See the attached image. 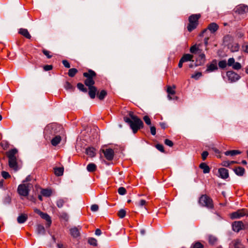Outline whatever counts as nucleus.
I'll return each instance as SVG.
<instances>
[{
    "label": "nucleus",
    "instance_id": "de8ad7c7",
    "mask_svg": "<svg viewBox=\"0 0 248 248\" xmlns=\"http://www.w3.org/2000/svg\"><path fill=\"white\" fill-rule=\"evenodd\" d=\"M118 193L121 195H124L126 194V190L124 187H120L118 190Z\"/></svg>",
    "mask_w": 248,
    "mask_h": 248
},
{
    "label": "nucleus",
    "instance_id": "7ed1b4c3",
    "mask_svg": "<svg viewBox=\"0 0 248 248\" xmlns=\"http://www.w3.org/2000/svg\"><path fill=\"white\" fill-rule=\"evenodd\" d=\"M201 17L200 14H192L188 17L189 23L187 26L188 31L191 32L195 29L199 25V19Z\"/></svg>",
    "mask_w": 248,
    "mask_h": 248
},
{
    "label": "nucleus",
    "instance_id": "4be33fe9",
    "mask_svg": "<svg viewBox=\"0 0 248 248\" xmlns=\"http://www.w3.org/2000/svg\"><path fill=\"white\" fill-rule=\"evenodd\" d=\"M19 33L24 36L27 39H31V35L28 31L26 29H20L19 31Z\"/></svg>",
    "mask_w": 248,
    "mask_h": 248
},
{
    "label": "nucleus",
    "instance_id": "412c9836",
    "mask_svg": "<svg viewBox=\"0 0 248 248\" xmlns=\"http://www.w3.org/2000/svg\"><path fill=\"white\" fill-rule=\"evenodd\" d=\"M68 201V199L64 198H61L58 199L56 202V204L58 208H62L63 204L65 203H66Z\"/></svg>",
    "mask_w": 248,
    "mask_h": 248
},
{
    "label": "nucleus",
    "instance_id": "a878e982",
    "mask_svg": "<svg viewBox=\"0 0 248 248\" xmlns=\"http://www.w3.org/2000/svg\"><path fill=\"white\" fill-rule=\"evenodd\" d=\"M40 217L46 220L48 226H50L51 223V219L50 217L46 213H42Z\"/></svg>",
    "mask_w": 248,
    "mask_h": 248
},
{
    "label": "nucleus",
    "instance_id": "c85d7f7f",
    "mask_svg": "<svg viewBox=\"0 0 248 248\" xmlns=\"http://www.w3.org/2000/svg\"><path fill=\"white\" fill-rule=\"evenodd\" d=\"M36 231L38 234H45L46 230L44 227L42 225H38L36 228Z\"/></svg>",
    "mask_w": 248,
    "mask_h": 248
},
{
    "label": "nucleus",
    "instance_id": "6e6d98bb",
    "mask_svg": "<svg viewBox=\"0 0 248 248\" xmlns=\"http://www.w3.org/2000/svg\"><path fill=\"white\" fill-rule=\"evenodd\" d=\"M43 53L48 59H50L52 57V55H50V52L48 50L44 49L43 50Z\"/></svg>",
    "mask_w": 248,
    "mask_h": 248
},
{
    "label": "nucleus",
    "instance_id": "ea45409f",
    "mask_svg": "<svg viewBox=\"0 0 248 248\" xmlns=\"http://www.w3.org/2000/svg\"><path fill=\"white\" fill-rule=\"evenodd\" d=\"M78 88L81 91L86 93L87 92V89L84 87V85L81 83H78L77 84Z\"/></svg>",
    "mask_w": 248,
    "mask_h": 248
},
{
    "label": "nucleus",
    "instance_id": "2eb2a0df",
    "mask_svg": "<svg viewBox=\"0 0 248 248\" xmlns=\"http://www.w3.org/2000/svg\"><path fill=\"white\" fill-rule=\"evenodd\" d=\"M219 177L222 179H225L229 177L228 170L225 168H222L218 169Z\"/></svg>",
    "mask_w": 248,
    "mask_h": 248
},
{
    "label": "nucleus",
    "instance_id": "f8f14e48",
    "mask_svg": "<svg viewBox=\"0 0 248 248\" xmlns=\"http://www.w3.org/2000/svg\"><path fill=\"white\" fill-rule=\"evenodd\" d=\"M248 12V6L244 5H240L235 8V12L238 14L242 15Z\"/></svg>",
    "mask_w": 248,
    "mask_h": 248
},
{
    "label": "nucleus",
    "instance_id": "a18cd8bd",
    "mask_svg": "<svg viewBox=\"0 0 248 248\" xmlns=\"http://www.w3.org/2000/svg\"><path fill=\"white\" fill-rule=\"evenodd\" d=\"M88 243L93 246H96L97 245V240L94 238H90L88 239Z\"/></svg>",
    "mask_w": 248,
    "mask_h": 248
},
{
    "label": "nucleus",
    "instance_id": "f257e3e1",
    "mask_svg": "<svg viewBox=\"0 0 248 248\" xmlns=\"http://www.w3.org/2000/svg\"><path fill=\"white\" fill-rule=\"evenodd\" d=\"M83 75L86 78L84 83L89 88V95L92 99H93L95 97L97 92V88L93 86L95 82L93 79L96 76V73L94 71L89 70L88 72H85Z\"/></svg>",
    "mask_w": 248,
    "mask_h": 248
},
{
    "label": "nucleus",
    "instance_id": "79ce46f5",
    "mask_svg": "<svg viewBox=\"0 0 248 248\" xmlns=\"http://www.w3.org/2000/svg\"><path fill=\"white\" fill-rule=\"evenodd\" d=\"M227 63L226 61H220L218 62V66L220 68L224 69L227 66Z\"/></svg>",
    "mask_w": 248,
    "mask_h": 248
},
{
    "label": "nucleus",
    "instance_id": "1a4fd4ad",
    "mask_svg": "<svg viewBox=\"0 0 248 248\" xmlns=\"http://www.w3.org/2000/svg\"><path fill=\"white\" fill-rule=\"evenodd\" d=\"M104 154L105 158L108 161L112 160L114 157V151L110 148L106 149H101V150Z\"/></svg>",
    "mask_w": 248,
    "mask_h": 248
},
{
    "label": "nucleus",
    "instance_id": "f3484780",
    "mask_svg": "<svg viewBox=\"0 0 248 248\" xmlns=\"http://www.w3.org/2000/svg\"><path fill=\"white\" fill-rule=\"evenodd\" d=\"M28 219V215L26 214H20L17 218V222L19 224L24 223Z\"/></svg>",
    "mask_w": 248,
    "mask_h": 248
},
{
    "label": "nucleus",
    "instance_id": "4c0bfd02",
    "mask_svg": "<svg viewBox=\"0 0 248 248\" xmlns=\"http://www.w3.org/2000/svg\"><path fill=\"white\" fill-rule=\"evenodd\" d=\"M41 194L46 197H49L51 194V191L47 189H43L41 191Z\"/></svg>",
    "mask_w": 248,
    "mask_h": 248
},
{
    "label": "nucleus",
    "instance_id": "aec40b11",
    "mask_svg": "<svg viewBox=\"0 0 248 248\" xmlns=\"http://www.w3.org/2000/svg\"><path fill=\"white\" fill-rule=\"evenodd\" d=\"M175 88V86H173V87L170 86H168L167 87V92L168 94V97L170 100L172 99V97L170 96V95H174L175 93V91L174 90Z\"/></svg>",
    "mask_w": 248,
    "mask_h": 248
},
{
    "label": "nucleus",
    "instance_id": "72a5a7b5",
    "mask_svg": "<svg viewBox=\"0 0 248 248\" xmlns=\"http://www.w3.org/2000/svg\"><path fill=\"white\" fill-rule=\"evenodd\" d=\"M54 173L58 176H62L63 173L62 168H57L54 169Z\"/></svg>",
    "mask_w": 248,
    "mask_h": 248
},
{
    "label": "nucleus",
    "instance_id": "0eeeda50",
    "mask_svg": "<svg viewBox=\"0 0 248 248\" xmlns=\"http://www.w3.org/2000/svg\"><path fill=\"white\" fill-rule=\"evenodd\" d=\"M245 216H248V213L247 210L245 209L238 210L236 212H234L230 214V217L233 219L236 218H239Z\"/></svg>",
    "mask_w": 248,
    "mask_h": 248
},
{
    "label": "nucleus",
    "instance_id": "ddd939ff",
    "mask_svg": "<svg viewBox=\"0 0 248 248\" xmlns=\"http://www.w3.org/2000/svg\"><path fill=\"white\" fill-rule=\"evenodd\" d=\"M8 159V163L10 168L13 169L15 171H17L18 170V167L16 161V158H12Z\"/></svg>",
    "mask_w": 248,
    "mask_h": 248
},
{
    "label": "nucleus",
    "instance_id": "e433bc0d",
    "mask_svg": "<svg viewBox=\"0 0 248 248\" xmlns=\"http://www.w3.org/2000/svg\"><path fill=\"white\" fill-rule=\"evenodd\" d=\"M64 88L66 90H69L70 91H73L75 88L73 86L71 85L70 83L69 82H66L64 84Z\"/></svg>",
    "mask_w": 248,
    "mask_h": 248
},
{
    "label": "nucleus",
    "instance_id": "864d4df0",
    "mask_svg": "<svg viewBox=\"0 0 248 248\" xmlns=\"http://www.w3.org/2000/svg\"><path fill=\"white\" fill-rule=\"evenodd\" d=\"M235 62V60L233 58H229L228 60L227 65L229 66H232V65Z\"/></svg>",
    "mask_w": 248,
    "mask_h": 248
},
{
    "label": "nucleus",
    "instance_id": "8fccbe9b",
    "mask_svg": "<svg viewBox=\"0 0 248 248\" xmlns=\"http://www.w3.org/2000/svg\"><path fill=\"white\" fill-rule=\"evenodd\" d=\"M202 76V74L201 72H197L194 75L191 76V78H194L196 80L198 79L200 77Z\"/></svg>",
    "mask_w": 248,
    "mask_h": 248
},
{
    "label": "nucleus",
    "instance_id": "69168bd1",
    "mask_svg": "<svg viewBox=\"0 0 248 248\" xmlns=\"http://www.w3.org/2000/svg\"><path fill=\"white\" fill-rule=\"evenodd\" d=\"M61 216L62 218H64V219H66V220L68 219V216L66 213H64V212L62 213Z\"/></svg>",
    "mask_w": 248,
    "mask_h": 248
},
{
    "label": "nucleus",
    "instance_id": "39448f33",
    "mask_svg": "<svg viewBox=\"0 0 248 248\" xmlns=\"http://www.w3.org/2000/svg\"><path fill=\"white\" fill-rule=\"evenodd\" d=\"M32 187V185L30 183L20 184L17 188L18 193L21 196L26 197Z\"/></svg>",
    "mask_w": 248,
    "mask_h": 248
},
{
    "label": "nucleus",
    "instance_id": "6ab92c4d",
    "mask_svg": "<svg viewBox=\"0 0 248 248\" xmlns=\"http://www.w3.org/2000/svg\"><path fill=\"white\" fill-rule=\"evenodd\" d=\"M201 45L199 44L198 45H195L192 46L190 48V51L191 53L193 54H198V53L200 51H202L201 49L200 48Z\"/></svg>",
    "mask_w": 248,
    "mask_h": 248
},
{
    "label": "nucleus",
    "instance_id": "603ef678",
    "mask_svg": "<svg viewBox=\"0 0 248 248\" xmlns=\"http://www.w3.org/2000/svg\"><path fill=\"white\" fill-rule=\"evenodd\" d=\"M1 175L3 177V178H4L5 179L11 177V176L9 174V173L8 172L5 171H2L1 172Z\"/></svg>",
    "mask_w": 248,
    "mask_h": 248
},
{
    "label": "nucleus",
    "instance_id": "3c124183",
    "mask_svg": "<svg viewBox=\"0 0 248 248\" xmlns=\"http://www.w3.org/2000/svg\"><path fill=\"white\" fill-rule=\"evenodd\" d=\"M143 120L144 121L145 123L147 125L151 124V121L150 118H149V117L148 116H144L143 117Z\"/></svg>",
    "mask_w": 248,
    "mask_h": 248
},
{
    "label": "nucleus",
    "instance_id": "423d86ee",
    "mask_svg": "<svg viewBox=\"0 0 248 248\" xmlns=\"http://www.w3.org/2000/svg\"><path fill=\"white\" fill-rule=\"evenodd\" d=\"M57 125L55 124H52L51 125H47L45 129L44 133L45 137L46 139L48 138H50L49 135H54L56 133V130L57 128Z\"/></svg>",
    "mask_w": 248,
    "mask_h": 248
},
{
    "label": "nucleus",
    "instance_id": "b1692460",
    "mask_svg": "<svg viewBox=\"0 0 248 248\" xmlns=\"http://www.w3.org/2000/svg\"><path fill=\"white\" fill-rule=\"evenodd\" d=\"M199 167L203 170V172L204 173H207L210 172V169L209 167L205 163H202Z\"/></svg>",
    "mask_w": 248,
    "mask_h": 248
},
{
    "label": "nucleus",
    "instance_id": "c756f323",
    "mask_svg": "<svg viewBox=\"0 0 248 248\" xmlns=\"http://www.w3.org/2000/svg\"><path fill=\"white\" fill-rule=\"evenodd\" d=\"M87 170L89 172H93L96 170V166L94 163H89L87 166Z\"/></svg>",
    "mask_w": 248,
    "mask_h": 248
},
{
    "label": "nucleus",
    "instance_id": "20e7f679",
    "mask_svg": "<svg viewBox=\"0 0 248 248\" xmlns=\"http://www.w3.org/2000/svg\"><path fill=\"white\" fill-rule=\"evenodd\" d=\"M199 203L203 207H206L208 209L214 208V204L212 199L207 195H202L199 198Z\"/></svg>",
    "mask_w": 248,
    "mask_h": 248
},
{
    "label": "nucleus",
    "instance_id": "f03ea898",
    "mask_svg": "<svg viewBox=\"0 0 248 248\" xmlns=\"http://www.w3.org/2000/svg\"><path fill=\"white\" fill-rule=\"evenodd\" d=\"M129 116L130 118L124 117V121L129 124L133 133H136L139 129L143 127V123L140 118L134 114L133 112L130 111Z\"/></svg>",
    "mask_w": 248,
    "mask_h": 248
},
{
    "label": "nucleus",
    "instance_id": "09e8293b",
    "mask_svg": "<svg viewBox=\"0 0 248 248\" xmlns=\"http://www.w3.org/2000/svg\"><path fill=\"white\" fill-rule=\"evenodd\" d=\"M193 248H203V246L199 242H197L193 244Z\"/></svg>",
    "mask_w": 248,
    "mask_h": 248
},
{
    "label": "nucleus",
    "instance_id": "a211bd4d",
    "mask_svg": "<svg viewBox=\"0 0 248 248\" xmlns=\"http://www.w3.org/2000/svg\"><path fill=\"white\" fill-rule=\"evenodd\" d=\"M70 234L73 237L76 238L79 236V229H78V228H72L70 229Z\"/></svg>",
    "mask_w": 248,
    "mask_h": 248
},
{
    "label": "nucleus",
    "instance_id": "bf43d9fd",
    "mask_svg": "<svg viewBox=\"0 0 248 248\" xmlns=\"http://www.w3.org/2000/svg\"><path fill=\"white\" fill-rule=\"evenodd\" d=\"M164 143L166 145H167L170 147H172L173 145L172 141L168 139H166L165 140Z\"/></svg>",
    "mask_w": 248,
    "mask_h": 248
},
{
    "label": "nucleus",
    "instance_id": "2f4dec72",
    "mask_svg": "<svg viewBox=\"0 0 248 248\" xmlns=\"http://www.w3.org/2000/svg\"><path fill=\"white\" fill-rule=\"evenodd\" d=\"M17 151L16 149H12L9 151L7 154L8 158H16L15 155L17 153Z\"/></svg>",
    "mask_w": 248,
    "mask_h": 248
},
{
    "label": "nucleus",
    "instance_id": "0e129e2a",
    "mask_svg": "<svg viewBox=\"0 0 248 248\" xmlns=\"http://www.w3.org/2000/svg\"><path fill=\"white\" fill-rule=\"evenodd\" d=\"M151 133L153 135H155L156 134V128L155 126H151L150 127Z\"/></svg>",
    "mask_w": 248,
    "mask_h": 248
},
{
    "label": "nucleus",
    "instance_id": "393cba45",
    "mask_svg": "<svg viewBox=\"0 0 248 248\" xmlns=\"http://www.w3.org/2000/svg\"><path fill=\"white\" fill-rule=\"evenodd\" d=\"M235 174L238 176H243L245 172L244 168L241 167H238L233 169Z\"/></svg>",
    "mask_w": 248,
    "mask_h": 248
},
{
    "label": "nucleus",
    "instance_id": "4d7b16f0",
    "mask_svg": "<svg viewBox=\"0 0 248 248\" xmlns=\"http://www.w3.org/2000/svg\"><path fill=\"white\" fill-rule=\"evenodd\" d=\"M146 202L144 200H141L139 202H136V204L138 206H143L145 205Z\"/></svg>",
    "mask_w": 248,
    "mask_h": 248
},
{
    "label": "nucleus",
    "instance_id": "5fc2aeb1",
    "mask_svg": "<svg viewBox=\"0 0 248 248\" xmlns=\"http://www.w3.org/2000/svg\"><path fill=\"white\" fill-rule=\"evenodd\" d=\"M155 147L158 150H159L161 152H162V153L164 152V147H163V145L160 144H157L155 145Z\"/></svg>",
    "mask_w": 248,
    "mask_h": 248
},
{
    "label": "nucleus",
    "instance_id": "9d476101",
    "mask_svg": "<svg viewBox=\"0 0 248 248\" xmlns=\"http://www.w3.org/2000/svg\"><path fill=\"white\" fill-rule=\"evenodd\" d=\"M232 230L236 232L245 229V226L242 221H234L232 225Z\"/></svg>",
    "mask_w": 248,
    "mask_h": 248
},
{
    "label": "nucleus",
    "instance_id": "bb28decb",
    "mask_svg": "<svg viewBox=\"0 0 248 248\" xmlns=\"http://www.w3.org/2000/svg\"><path fill=\"white\" fill-rule=\"evenodd\" d=\"M241 152L239 150H230V151H226L224 153L225 155H231V156H234L236 155L240 154Z\"/></svg>",
    "mask_w": 248,
    "mask_h": 248
},
{
    "label": "nucleus",
    "instance_id": "473e14b6",
    "mask_svg": "<svg viewBox=\"0 0 248 248\" xmlns=\"http://www.w3.org/2000/svg\"><path fill=\"white\" fill-rule=\"evenodd\" d=\"M193 58V56L189 54H186L183 55V56L181 58L182 61H184V62H186L188 61H190Z\"/></svg>",
    "mask_w": 248,
    "mask_h": 248
},
{
    "label": "nucleus",
    "instance_id": "5701e85b",
    "mask_svg": "<svg viewBox=\"0 0 248 248\" xmlns=\"http://www.w3.org/2000/svg\"><path fill=\"white\" fill-rule=\"evenodd\" d=\"M234 248H245L244 245L239 239H236L232 242Z\"/></svg>",
    "mask_w": 248,
    "mask_h": 248
},
{
    "label": "nucleus",
    "instance_id": "338daca9",
    "mask_svg": "<svg viewBox=\"0 0 248 248\" xmlns=\"http://www.w3.org/2000/svg\"><path fill=\"white\" fill-rule=\"evenodd\" d=\"M222 165L224 167H229L230 165V161H223L222 163Z\"/></svg>",
    "mask_w": 248,
    "mask_h": 248
},
{
    "label": "nucleus",
    "instance_id": "6e6552de",
    "mask_svg": "<svg viewBox=\"0 0 248 248\" xmlns=\"http://www.w3.org/2000/svg\"><path fill=\"white\" fill-rule=\"evenodd\" d=\"M226 75L230 82H235L240 78V76L239 75L232 71H228Z\"/></svg>",
    "mask_w": 248,
    "mask_h": 248
},
{
    "label": "nucleus",
    "instance_id": "680f3d73",
    "mask_svg": "<svg viewBox=\"0 0 248 248\" xmlns=\"http://www.w3.org/2000/svg\"><path fill=\"white\" fill-rule=\"evenodd\" d=\"M208 155V152L207 151H204L202 152V159L204 160L206 159V158H207V156Z\"/></svg>",
    "mask_w": 248,
    "mask_h": 248
},
{
    "label": "nucleus",
    "instance_id": "4468645a",
    "mask_svg": "<svg viewBox=\"0 0 248 248\" xmlns=\"http://www.w3.org/2000/svg\"><path fill=\"white\" fill-rule=\"evenodd\" d=\"M218 26L216 23H211L208 26L207 29H205L202 32V34H203L207 30H209L212 33L216 32L218 29Z\"/></svg>",
    "mask_w": 248,
    "mask_h": 248
},
{
    "label": "nucleus",
    "instance_id": "13d9d810",
    "mask_svg": "<svg viewBox=\"0 0 248 248\" xmlns=\"http://www.w3.org/2000/svg\"><path fill=\"white\" fill-rule=\"evenodd\" d=\"M99 209V206L97 204H94L91 206V210L93 212H96Z\"/></svg>",
    "mask_w": 248,
    "mask_h": 248
},
{
    "label": "nucleus",
    "instance_id": "c03bdc74",
    "mask_svg": "<svg viewBox=\"0 0 248 248\" xmlns=\"http://www.w3.org/2000/svg\"><path fill=\"white\" fill-rule=\"evenodd\" d=\"M11 199L9 195H6L3 200V202L5 204H9L11 202Z\"/></svg>",
    "mask_w": 248,
    "mask_h": 248
},
{
    "label": "nucleus",
    "instance_id": "37998d69",
    "mask_svg": "<svg viewBox=\"0 0 248 248\" xmlns=\"http://www.w3.org/2000/svg\"><path fill=\"white\" fill-rule=\"evenodd\" d=\"M232 67L234 70H239L242 68L241 64L238 62H235L232 65Z\"/></svg>",
    "mask_w": 248,
    "mask_h": 248
},
{
    "label": "nucleus",
    "instance_id": "49530a36",
    "mask_svg": "<svg viewBox=\"0 0 248 248\" xmlns=\"http://www.w3.org/2000/svg\"><path fill=\"white\" fill-rule=\"evenodd\" d=\"M126 214V211L124 209H121L118 213V216L121 218H124Z\"/></svg>",
    "mask_w": 248,
    "mask_h": 248
},
{
    "label": "nucleus",
    "instance_id": "c9c22d12",
    "mask_svg": "<svg viewBox=\"0 0 248 248\" xmlns=\"http://www.w3.org/2000/svg\"><path fill=\"white\" fill-rule=\"evenodd\" d=\"M78 71L76 68H71L68 71V76L70 77H73L78 73Z\"/></svg>",
    "mask_w": 248,
    "mask_h": 248
},
{
    "label": "nucleus",
    "instance_id": "052dcab7",
    "mask_svg": "<svg viewBox=\"0 0 248 248\" xmlns=\"http://www.w3.org/2000/svg\"><path fill=\"white\" fill-rule=\"evenodd\" d=\"M62 63L63 65L64 66V67H65L66 68H69L70 67V64L67 60H63L62 61Z\"/></svg>",
    "mask_w": 248,
    "mask_h": 248
},
{
    "label": "nucleus",
    "instance_id": "774afa93",
    "mask_svg": "<svg viewBox=\"0 0 248 248\" xmlns=\"http://www.w3.org/2000/svg\"><path fill=\"white\" fill-rule=\"evenodd\" d=\"M242 48L244 52L248 53V45H244Z\"/></svg>",
    "mask_w": 248,
    "mask_h": 248
},
{
    "label": "nucleus",
    "instance_id": "7c9ffc66",
    "mask_svg": "<svg viewBox=\"0 0 248 248\" xmlns=\"http://www.w3.org/2000/svg\"><path fill=\"white\" fill-rule=\"evenodd\" d=\"M208 242L210 244L213 245L217 243V238L213 235H210L208 236Z\"/></svg>",
    "mask_w": 248,
    "mask_h": 248
},
{
    "label": "nucleus",
    "instance_id": "9b49d317",
    "mask_svg": "<svg viewBox=\"0 0 248 248\" xmlns=\"http://www.w3.org/2000/svg\"><path fill=\"white\" fill-rule=\"evenodd\" d=\"M207 68L205 71L206 72L210 73L217 70L218 67L217 66V61L216 60H214L212 62L208 64L206 66Z\"/></svg>",
    "mask_w": 248,
    "mask_h": 248
},
{
    "label": "nucleus",
    "instance_id": "f704fd0d",
    "mask_svg": "<svg viewBox=\"0 0 248 248\" xmlns=\"http://www.w3.org/2000/svg\"><path fill=\"white\" fill-rule=\"evenodd\" d=\"M239 46L238 43H234L232 44V46L230 47L231 51L232 52H236L239 50Z\"/></svg>",
    "mask_w": 248,
    "mask_h": 248
},
{
    "label": "nucleus",
    "instance_id": "a19ab883",
    "mask_svg": "<svg viewBox=\"0 0 248 248\" xmlns=\"http://www.w3.org/2000/svg\"><path fill=\"white\" fill-rule=\"evenodd\" d=\"M202 51H200L198 53V54L199 55V59H200V60L201 61L200 63H203L204 62V61H205V56L204 53L202 52Z\"/></svg>",
    "mask_w": 248,
    "mask_h": 248
},
{
    "label": "nucleus",
    "instance_id": "cd10ccee",
    "mask_svg": "<svg viewBox=\"0 0 248 248\" xmlns=\"http://www.w3.org/2000/svg\"><path fill=\"white\" fill-rule=\"evenodd\" d=\"M61 140V136H56L51 140V143L53 146H56L60 142Z\"/></svg>",
    "mask_w": 248,
    "mask_h": 248
},
{
    "label": "nucleus",
    "instance_id": "dca6fc26",
    "mask_svg": "<svg viewBox=\"0 0 248 248\" xmlns=\"http://www.w3.org/2000/svg\"><path fill=\"white\" fill-rule=\"evenodd\" d=\"M85 153L90 157H93L96 155V150L92 147H88L86 149Z\"/></svg>",
    "mask_w": 248,
    "mask_h": 248
},
{
    "label": "nucleus",
    "instance_id": "e2e57ef3",
    "mask_svg": "<svg viewBox=\"0 0 248 248\" xmlns=\"http://www.w3.org/2000/svg\"><path fill=\"white\" fill-rule=\"evenodd\" d=\"M52 69V66L51 65H46L44 66V70L45 71H49Z\"/></svg>",
    "mask_w": 248,
    "mask_h": 248
},
{
    "label": "nucleus",
    "instance_id": "58836bf2",
    "mask_svg": "<svg viewBox=\"0 0 248 248\" xmlns=\"http://www.w3.org/2000/svg\"><path fill=\"white\" fill-rule=\"evenodd\" d=\"M107 95V92L105 90H102L100 93L97 94V97L100 100H103Z\"/></svg>",
    "mask_w": 248,
    "mask_h": 248
}]
</instances>
